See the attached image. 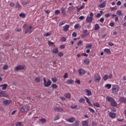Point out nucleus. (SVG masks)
Returning a JSON list of instances; mask_svg holds the SVG:
<instances>
[{"instance_id":"680f3d73","label":"nucleus","mask_w":126,"mask_h":126,"mask_svg":"<svg viewBox=\"0 0 126 126\" xmlns=\"http://www.w3.org/2000/svg\"><path fill=\"white\" fill-rule=\"evenodd\" d=\"M14 5H15V4L13 3V2H11L10 3V6L12 7V6H14Z\"/></svg>"},{"instance_id":"423d86ee","label":"nucleus","mask_w":126,"mask_h":126,"mask_svg":"<svg viewBox=\"0 0 126 126\" xmlns=\"http://www.w3.org/2000/svg\"><path fill=\"white\" fill-rule=\"evenodd\" d=\"M79 76H83L86 71L84 69L81 68L78 70Z\"/></svg>"},{"instance_id":"f257e3e1","label":"nucleus","mask_w":126,"mask_h":126,"mask_svg":"<svg viewBox=\"0 0 126 126\" xmlns=\"http://www.w3.org/2000/svg\"><path fill=\"white\" fill-rule=\"evenodd\" d=\"M106 99L109 103H110L112 107H117L118 106V103H117V102L115 101V99H114L112 97L110 96H107Z\"/></svg>"},{"instance_id":"2f4dec72","label":"nucleus","mask_w":126,"mask_h":126,"mask_svg":"<svg viewBox=\"0 0 126 126\" xmlns=\"http://www.w3.org/2000/svg\"><path fill=\"white\" fill-rule=\"evenodd\" d=\"M79 103H85V99L83 98H80L79 99Z\"/></svg>"},{"instance_id":"69168bd1","label":"nucleus","mask_w":126,"mask_h":126,"mask_svg":"<svg viewBox=\"0 0 126 126\" xmlns=\"http://www.w3.org/2000/svg\"><path fill=\"white\" fill-rule=\"evenodd\" d=\"M27 3H28L26 1H23L22 2V4L23 5H26V4H27Z\"/></svg>"},{"instance_id":"0e129e2a","label":"nucleus","mask_w":126,"mask_h":126,"mask_svg":"<svg viewBox=\"0 0 126 126\" xmlns=\"http://www.w3.org/2000/svg\"><path fill=\"white\" fill-rule=\"evenodd\" d=\"M111 111H112V112H114L115 113H116V112H117V109H116L115 108H112Z\"/></svg>"},{"instance_id":"5fc2aeb1","label":"nucleus","mask_w":126,"mask_h":126,"mask_svg":"<svg viewBox=\"0 0 126 126\" xmlns=\"http://www.w3.org/2000/svg\"><path fill=\"white\" fill-rule=\"evenodd\" d=\"M48 44L50 46H53L54 45V42H52L51 41H48Z\"/></svg>"},{"instance_id":"dca6fc26","label":"nucleus","mask_w":126,"mask_h":126,"mask_svg":"<svg viewBox=\"0 0 126 126\" xmlns=\"http://www.w3.org/2000/svg\"><path fill=\"white\" fill-rule=\"evenodd\" d=\"M106 3H107V1H104L101 4L98 5L99 7H100V8H104V7L106 6Z\"/></svg>"},{"instance_id":"393cba45","label":"nucleus","mask_w":126,"mask_h":126,"mask_svg":"<svg viewBox=\"0 0 126 126\" xmlns=\"http://www.w3.org/2000/svg\"><path fill=\"white\" fill-rule=\"evenodd\" d=\"M64 96H65L67 99H69V98H71V94L70 93H66L64 94Z\"/></svg>"},{"instance_id":"f8f14e48","label":"nucleus","mask_w":126,"mask_h":126,"mask_svg":"<svg viewBox=\"0 0 126 126\" xmlns=\"http://www.w3.org/2000/svg\"><path fill=\"white\" fill-rule=\"evenodd\" d=\"M31 29H32V26H27L25 32V34H27L29 32H30Z\"/></svg>"},{"instance_id":"f704fd0d","label":"nucleus","mask_w":126,"mask_h":126,"mask_svg":"<svg viewBox=\"0 0 126 126\" xmlns=\"http://www.w3.org/2000/svg\"><path fill=\"white\" fill-rule=\"evenodd\" d=\"M34 81H35V82H37V83H39V82H40V81H41V79H40L39 77H37L34 79Z\"/></svg>"},{"instance_id":"e433bc0d","label":"nucleus","mask_w":126,"mask_h":126,"mask_svg":"<svg viewBox=\"0 0 126 126\" xmlns=\"http://www.w3.org/2000/svg\"><path fill=\"white\" fill-rule=\"evenodd\" d=\"M65 23H66V22H65V21H63L62 22H60L59 23V26H63V25H64V24H65Z\"/></svg>"},{"instance_id":"052dcab7","label":"nucleus","mask_w":126,"mask_h":126,"mask_svg":"<svg viewBox=\"0 0 126 126\" xmlns=\"http://www.w3.org/2000/svg\"><path fill=\"white\" fill-rule=\"evenodd\" d=\"M59 119H60V117L59 116V115H57L55 117L54 121H57V120H59Z\"/></svg>"},{"instance_id":"f03ea898","label":"nucleus","mask_w":126,"mask_h":126,"mask_svg":"<svg viewBox=\"0 0 126 126\" xmlns=\"http://www.w3.org/2000/svg\"><path fill=\"white\" fill-rule=\"evenodd\" d=\"M119 90H120V86L119 85H113L112 86V91L113 94H118Z\"/></svg>"},{"instance_id":"9b49d317","label":"nucleus","mask_w":126,"mask_h":126,"mask_svg":"<svg viewBox=\"0 0 126 126\" xmlns=\"http://www.w3.org/2000/svg\"><path fill=\"white\" fill-rule=\"evenodd\" d=\"M66 121L68 122V123H74V122H75V118L71 117L66 119Z\"/></svg>"},{"instance_id":"a211bd4d","label":"nucleus","mask_w":126,"mask_h":126,"mask_svg":"<svg viewBox=\"0 0 126 126\" xmlns=\"http://www.w3.org/2000/svg\"><path fill=\"white\" fill-rule=\"evenodd\" d=\"M12 102V101H11V100L6 99L4 101H3V103L4 105H9V104H10V103H11Z\"/></svg>"},{"instance_id":"6e6d98bb","label":"nucleus","mask_w":126,"mask_h":126,"mask_svg":"<svg viewBox=\"0 0 126 126\" xmlns=\"http://www.w3.org/2000/svg\"><path fill=\"white\" fill-rule=\"evenodd\" d=\"M59 57H63V52H59L58 53Z\"/></svg>"},{"instance_id":"b1692460","label":"nucleus","mask_w":126,"mask_h":126,"mask_svg":"<svg viewBox=\"0 0 126 126\" xmlns=\"http://www.w3.org/2000/svg\"><path fill=\"white\" fill-rule=\"evenodd\" d=\"M52 51L54 54H58V53H59V48H58V47H56V48L52 49Z\"/></svg>"},{"instance_id":"864d4df0","label":"nucleus","mask_w":126,"mask_h":126,"mask_svg":"<svg viewBox=\"0 0 126 126\" xmlns=\"http://www.w3.org/2000/svg\"><path fill=\"white\" fill-rule=\"evenodd\" d=\"M84 18H85V17H84V16H80L78 19H79V20H83V19H84Z\"/></svg>"},{"instance_id":"774afa93","label":"nucleus","mask_w":126,"mask_h":126,"mask_svg":"<svg viewBox=\"0 0 126 126\" xmlns=\"http://www.w3.org/2000/svg\"><path fill=\"white\" fill-rule=\"evenodd\" d=\"M83 34H84L85 35H87V30H84L83 31Z\"/></svg>"},{"instance_id":"ddd939ff","label":"nucleus","mask_w":126,"mask_h":126,"mask_svg":"<svg viewBox=\"0 0 126 126\" xmlns=\"http://www.w3.org/2000/svg\"><path fill=\"white\" fill-rule=\"evenodd\" d=\"M7 96L8 95L5 93V92L0 91V97H7Z\"/></svg>"},{"instance_id":"2eb2a0df","label":"nucleus","mask_w":126,"mask_h":126,"mask_svg":"<svg viewBox=\"0 0 126 126\" xmlns=\"http://www.w3.org/2000/svg\"><path fill=\"white\" fill-rule=\"evenodd\" d=\"M69 29V25H66L65 26L63 27V31L64 32H67Z\"/></svg>"},{"instance_id":"37998d69","label":"nucleus","mask_w":126,"mask_h":126,"mask_svg":"<svg viewBox=\"0 0 126 126\" xmlns=\"http://www.w3.org/2000/svg\"><path fill=\"white\" fill-rule=\"evenodd\" d=\"M60 13H61V11L59 10H55V15H59V14H60Z\"/></svg>"},{"instance_id":"20e7f679","label":"nucleus","mask_w":126,"mask_h":126,"mask_svg":"<svg viewBox=\"0 0 126 126\" xmlns=\"http://www.w3.org/2000/svg\"><path fill=\"white\" fill-rule=\"evenodd\" d=\"M43 82L45 87H49L52 85V81L50 80H48L47 82L46 81V78H43Z\"/></svg>"},{"instance_id":"5701e85b","label":"nucleus","mask_w":126,"mask_h":126,"mask_svg":"<svg viewBox=\"0 0 126 126\" xmlns=\"http://www.w3.org/2000/svg\"><path fill=\"white\" fill-rule=\"evenodd\" d=\"M84 63L85 64H87V65H88V64L90 63V60H89L88 58H87L84 61Z\"/></svg>"},{"instance_id":"4d7b16f0","label":"nucleus","mask_w":126,"mask_h":126,"mask_svg":"<svg viewBox=\"0 0 126 126\" xmlns=\"http://www.w3.org/2000/svg\"><path fill=\"white\" fill-rule=\"evenodd\" d=\"M68 77V75L67 73H65L63 76V78H67Z\"/></svg>"},{"instance_id":"58836bf2","label":"nucleus","mask_w":126,"mask_h":126,"mask_svg":"<svg viewBox=\"0 0 126 126\" xmlns=\"http://www.w3.org/2000/svg\"><path fill=\"white\" fill-rule=\"evenodd\" d=\"M25 110H26V107H25V106L22 107L21 108V113H24Z\"/></svg>"},{"instance_id":"338daca9","label":"nucleus","mask_w":126,"mask_h":126,"mask_svg":"<svg viewBox=\"0 0 126 126\" xmlns=\"http://www.w3.org/2000/svg\"><path fill=\"white\" fill-rule=\"evenodd\" d=\"M116 4H117V5H121L122 2H121V1H117Z\"/></svg>"},{"instance_id":"bb28decb","label":"nucleus","mask_w":126,"mask_h":126,"mask_svg":"<svg viewBox=\"0 0 126 126\" xmlns=\"http://www.w3.org/2000/svg\"><path fill=\"white\" fill-rule=\"evenodd\" d=\"M88 126V122L87 121L85 120L83 121L82 122V126Z\"/></svg>"},{"instance_id":"7ed1b4c3","label":"nucleus","mask_w":126,"mask_h":126,"mask_svg":"<svg viewBox=\"0 0 126 126\" xmlns=\"http://www.w3.org/2000/svg\"><path fill=\"white\" fill-rule=\"evenodd\" d=\"M94 16V14H93L92 12H91L90 13V16H88L86 19V22H87V23H92Z\"/></svg>"},{"instance_id":"49530a36","label":"nucleus","mask_w":126,"mask_h":126,"mask_svg":"<svg viewBox=\"0 0 126 126\" xmlns=\"http://www.w3.org/2000/svg\"><path fill=\"white\" fill-rule=\"evenodd\" d=\"M88 109L91 113H95V110L93 108H91V107H89Z\"/></svg>"},{"instance_id":"9d476101","label":"nucleus","mask_w":126,"mask_h":126,"mask_svg":"<svg viewBox=\"0 0 126 126\" xmlns=\"http://www.w3.org/2000/svg\"><path fill=\"white\" fill-rule=\"evenodd\" d=\"M84 98L85 99H86V101L87 103H88L89 106H90V107H93V104L91 103V101H90V99H89V98H88V97H87V96H85Z\"/></svg>"},{"instance_id":"bf43d9fd","label":"nucleus","mask_w":126,"mask_h":126,"mask_svg":"<svg viewBox=\"0 0 126 126\" xmlns=\"http://www.w3.org/2000/svg\"><path fill=\"white\" fill-rule=\"evenodd\" d=\"M71 109H76L77 108V105H73L70 107Z\"/></svg>"},{"instance_id":"603ef678","label":"nucleus","mask_w":126,"mask_h":126,"mask_svg":"<svg viewBox=\"0 0 126 126\" xmlns=\"http://www.w3.org/2000/svg\"><path fill=\"white\" fill-rule=\"evenodd\" d=\"M104 21H105V19H104V18H101L99 20V22L101 23H104Z\"/></svg>"},{"instance_id":"4c0bfd02","label":"nucleus","mask_w":126,"mask_h":126,"mask_svg":"<svg viewBox=\"0 0 126 126\" xmlns=\"http://www.w3.org/2000/svg\"><path fill=\"white\" fill-rule=\"evenodd\" d=\"M92 48V44H88L86 46V49H88L89 50H91Z\"/></svg>"},{"instance_id":"7c9ffc66","label":"nucleus","mask_w":126,"mask_h":126,"mask_svg":"<svg viewBox=\"0 0 126 126\" xmlns=\"http://www.w3.org/2000/svg\"><path fill=\"white\" fill-rule=\"evenodd\" d=\"M20 17H22V18H25L26 17V15L24 14V13H21L19 14Z\"/></svg>"},{"instance_id":"8fccbe9b","label":"nucleus","mask_w":126,"mask_h":126,"mask_svg":"<svg viewBox=\"0 0 126 126\" xmlns=\"http://www.w3.org/2000/svg\"><path fill=\"white\" fill-rule=\"evenodd\" d=\"M111 13H109L108 14H106L105 15V16L106 18H109V17H110V16H111Z\"/></svg>"},{"instance_id":"c756f323","label":"nucleus","mask_w":126,"mask_h":126,"mask_svg":"<svg viewBox=\"0 0 126 126\" xmlns=\"http://www.w3.org/2000/svg\"><path fill=\"white\" fill-rule=\"evenodd\" d=\"M103 79L105 80V81L108 80L109 79V76L107 74H105L103 77Z\"/></svg>"},{"instance_id":"13d9d810","label":"nucleus","mask_w":126,"mask_h":126,"mask_svg":"<svg viewBox=\"0 0 126 126\" xmlns=\"http://www.w3.org/2000/svg\"><path fill=\"white\" fill-rule=\"evenodd\" d=\"M111 10H118V8L116 6H114L111 8Z\"/></svg>"},{"instance_id":"c9c22d12","label":"nucleus","mask_w":126,"mask_h":126,"mask_svg":"<svg viewBox=\"0 0 126 126\" xmlns=\"http://www.w3.org/2000/svg\"><path fill=\"white\" fill-rule=\"evenodd\" d=\"M51 87L52 88H53V89H57V88H58V87H59L57 84H53L52 85H51Z\"/></svg>"},{"instance_id":"f3484780","label":"nucleus","mask_w":126,"mask_h":126,"mask_svg":"<svg viewBox=\"0 0 126 126\" xmlns=\"http://www.w3.org/2000/svg\"><path fill=\"white\" fill-rule=\"evenodd\" d=\"M0 87H2V90H6V88H7V84H4L3 85H0Z\"/></svg>"},{"instance_id":"cd10ccee","label":"nucleus","mask_w":126,"mask_h":126,"mask_svg":"<svg viewBox=\"0 0 126 126\" xmlns=\"http://www.w3.org/2000/svg\"><path fill=\"white\" fill-rule=\"evenodd\" d=\"M100 29V26L98 24H96L94 25V30H99Z\"/></svg>"},{"instance_id":"72a5a7b5","label":"nucleus","mask_w":126,"mask_h":126,"mask_svg":"<svg viewBox=\"0 0 126 126\" xmlns=\"http://www.w3.org/2000/svg\"><path fill=\"white\" fill-rule=\"evenodd\" d=\"M16 126H24L23 124L20 122H18L15 124Z\"/></svg>"},{"instance_id":"412c9836","label":"nucleus","mask_w":126,"mask_h":126,"mask_svg":"<svg viewBox=\"0 0 126 126\" xmlns=\"http://www.w3.org/2000/svg\"><path fill=\"white\" fill-rule=\"evenodd\" d=\"M104 53L107 54L108 55H111V50L109 49L105 48L104 49Z\"/></svg>"},{"instance_id":"a19ab883","label":"nucleus","mask_w":126,"mask_h":126,"mask_svg":"<svg viewBox=\"0 0 126 126\" xmlns=\"http://www.w3.org/2000/svg\"><path fill=\"white\" fill-rule=\"evenodd\" d=\"M94 106L95 107H97V108H100V104H99L98 103L95 102V103H93Z\"/></svg>"},{"instance_id":"4be33fe9","label":"nucleus","mask_w":126,"mask_h":126,"mask_svg":"<svg viewBox=\"0 0 126 126\" xmlns=\"http://www.w3.org/2000/svg\"><path fill=\"white\" fill-rule=\"evenodd\" d=\"M39 122L41 123V124H45V123H47V119L44 118H41L39 120Z\"/></svg>"},{"instance_id":"3c124183","label":"nucleus","mask_w":126,"mask_h":126,"mask_svg":"<svg viewBox=\"0 0 126 126\" xmlns=\"http://www.w3.org/2000/svg\"><path fill=\"white\" fill-rule=\"evenodd\" d=\"M72 37H74L75 38H76V36H77V33L73 32L72 34Z\"/></svg>"},{"instance_id":"39448f33","label":"nucleus","mask_w":126,"mask_h":126,"mask_svg":"<svg viewBox=\"0 0 126 126\" xmlns=\"http://www.w3.org/2000/svg\"><path fill=\"white\" fill-rule=\"evenodd\" d=\"M94 81L96 83H99L101 81V76L99 74H96L94 76Z\"/></svg>"},{"instance_id":"e2e57ef3","label":"nucleus","mask_w":126,"mask_h":126,"mask_svg":"<svg viewBox=\"0 0 126 126\" xmlns=\"http://www.w3.org/2000/svg\"><path fill=\"white\" fill-rule=\"evenodd\" d=\"M61 41H62V42H65V41H66V39L65 37H62Z\"/></svg>"},{"instance_id":"c03bdc74","label":"nucleus","mask_w":126,"mask_h":126,"mask_svg":"<svg viewBox=\"0 0 126 126\" xmlns=\"http://www.w3.org/2000/svg\"><path fill=\"white\" fill-rule=\"evenodd\" d=\"M61 10H62V13H63V15H65V12H64V10H65V8H64V7H62L61 8Z\"/></svg>"},{"instance_id":"a878e982","label":"nucleus","mask_w":126,"mask_h":126,"mask_svg":"<svg viewBox=\"0 0 126 126\" xmlns=\"http://www.w3.org/2000/svg\"><path fill=\"white\" fill-rule=\"evenodd\" d=\"M74 29H80V28H81V26L79 24H76L74 26Z\"/></svg>"},{"instance_id":"4468645a","label":"nucleus","mask_w":126,"mask_h":126,"mask_svg":"<svg viewBox=\"0 0 126 126\" xmlns=\"http://www.w3.org/2000/svg\"><path fill=\"white\" fill-rule=\"evenodd\" d=\"M74 83V81L73 80L71 79V78H70L69 80H66V84H67L72 85Z\"/></svg>"},{"instance_id":"473e14b6","label":"nucleus","mask_w":126,"mask_h":126,"mask_svg":"<svg viewBox=\"0 0 126 126\" xmlns=\"http://www.w3.org/2000/svg\"><path fill=\"white\" fill-rule=\"evenodd\" d=\"M2 69H3V70H6L8 69V65L6 64V65H4V66H3Z\"/></svg>"},{"instance_id":"79ce46f5","label":"nucleus","mask_w":126,"mask_h":126,"mask_svg":"<svg viewBox=\"0 0 126 126\" xmlns=\"http://www.w3.org/2000/svg\"><path fill=\"white\" fill-rule=\"evenodd\" d=\"M16 7L17 8H20L21 7V5L19 4V2H16Z\"/></svg>"},{"instance_id":"1a4fd4ad","label":"nucleus","mask_w":126,"mask_h":126,"mask_svg":"<svg viewBox=\"0 0 126 126\" xmlns=\"http://www.w3.org/2000/svg\"><path fill=\"white\" fill-rule=\"evenodd\" d=\"M108 116L111 119H115L116 118V116H117V114L114 112H109L108 114Z\"/></svg>"},{"instance_id":"a18cd8bd","label":"nucleus","mask_w":126,"mask_h":126,"mask_svg":"<svg viewBox=\"0 0 126 126\" xmlns=\"http://www.w3.org/2000/svg\"><path fill=\"white\" fill-rule=\"evenodd\" d=\"M83 44V41L82 40H79L78 42V46H82Z\"/></svg>"},{"instance_id":"6e6552de","label":"nucleus","mask_w":126,"mask_h":126,"mask_svg":"<svg viewBox=\"0 0 126 126\" xmlns=\"http://www.w3.org/2000/svg\"><path fill=\"white\" fill-rule=\"evenodd\" d=\"M15 71H18L21 69H24V66L23 65H18L17 66L14 68Z\"/></svg>"},{"instance_id":"c85d7f7f","label":"nucleus","mask_w":126,"mask_h":126,"mask_svg":"<svg viewBox=\"0 0 126 126\" xmlns=\"http://www.w3.org/2000/svg\"><path fill=\"white\" fill-rule=\"evenodd\" d=\"M105 87H106L107 89H111L112 87V85H111V84H107L106 85H105Z\"/></svg>"},{"instance_id":"09e8293b","label":"nucleus","mask_w":126,"mask_h":126,"mask_svg":"<svg viewBox=\"0 0 126 126\" xmlns=\"http://www.w3.org/2000/svg\"><path fill=\"white\" fill-rule=\"evenodd\" d=\"M51 80L53 81V82H54V83H55L57 82V81H58V80L56 78H52L51 79Z\"/></svg>"},{"instance_id":"de8ad7c7","label":"nucleus","mask_w":126,"mask_h":126,"mask_svg":"<svg viewBox=\"0 0 126 126\" xmlns=\"http://www.w3.org/2000/svg\"><path fill=\"white\" fill-rule=\"evenodd\" d=\"M116 13L118 15H119V16H121L122 15V11L121 10H118L117 11Z\"/></svg>"},{"instance_id":"aec40b11","label":"nucleus","mask_w":126,"mask_h":126,"mask_svg":"<svg viewBox=\"0 0 126 126\" xmlns=\"http://www.w3.org/2000/svg\"><path fill=\"white\" fill-rule=\"evenodd\" d=\"M85 92L87 93V96H91L92 95V92L90 90L86 89Z\"/></svg>"},{"instance_id":"ea45409f","label":"nucleus","mask_w":126,"mask_h":126,"mask_svg":"<svg viewBox=\"0 0 126 126\" xmlns=\"http://www.w3.org/2000/svg\"><path fill=\"white\" fill-rule=\"evenodd\" d=\"M79 123H80V121H76L75 123H74L73 124V126H79Z\"/></svg>"},{"instance_id":"0eeeda50","label":"nucleus","mask_w":126,"mask_h":126,"mask_svg":"<svg viewBox=\"0 0 126 126\" xmlns=\"http://www.w3.org/2000/svg\"><path fill=\"white\" fill-rule=\"evenodd\" d=\"M54 110L55 112H60V113H63V112H64V110L62 108H60L59 107H55L54 108Z\"/></svg>"},{"instance_id":"6ab92c4d","label":"nucleus","mask_w":126,"mask_h":126,"mask_svg":"<svg viewBox=\"0 0 126 126\" xmlns=\"http://www.w3.org/2000/svg\"><path fill=\"white\" fill-rule=\"evenodd\" d=\"M120 101L122 103H126V97H120Z\"/></svg>"}]
</instances>
